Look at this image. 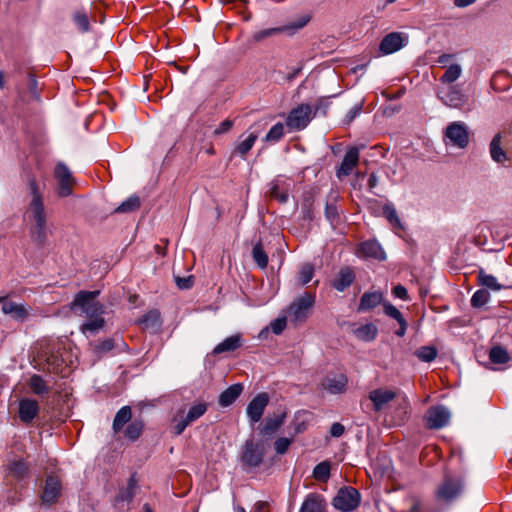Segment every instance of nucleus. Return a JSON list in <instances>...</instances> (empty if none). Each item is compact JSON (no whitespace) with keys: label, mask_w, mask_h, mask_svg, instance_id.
Masks as SVG:
<instances>
[{"label":"nucleus","mask_w":512,"mask_h":512,"mask_svg":"<svg viewBox=\"0 0 512 512\" xmlns=\"http://www.w3.org/2000/svg\"><path fill=\"white\" fill-rule=\"evenodd\" d=\"M299 512H327L326 500L321 494L309 493L305 497Z\"/></svg>","instance_id":"aec40b11"},{"label":"nucleus","mask_w":512,"mask_h":512,"mask_svg":"<svg viewBox=\"0 0 512 512\" xmlns=\"http://www.w3.org/2000/svg\"><path fill=\"white\" fill-rule=\"evenodd\" d=\"M161 323L160 313L156 309L150 310L138 320V324H140L143 329L157 330L160 328Z\"/></svg>","instance_id":"72a5a7b5"},{"label":"nucleus","mask_w":512,"mask_h":512,"mask_svg":"<svg viewBox=\"0 0 512 512\" xmlns=\"http://www.w3.org/2000/svg\"><path fill=\"white\" fill-rule=\"evenodd\" d=\"M489 359L495 364H504L510 360V356L503 347L494 346L489 352Z\"/></svg>","instance_id":"a18cd8bd"},{"label":"nucleus","mask_w":512,"mask_h":512,"mask_svg":"<svg viewBox=\"0 0 512 512\" xmlns=\"http://www.w3.org/2000/svg\"><path fill=\"white\" fill-rule=\"evenodd\" d=\"M360 158V151L358 147L349 148L341 162L340 167L336 171V176L341 179L342 177L349 176L353 169L357 166Z\"/></svg>","instance_id":"dca6fc26"},{"label":"nucleus","mask_w":512,"mask_h":512,"mask_svg":"<svg viewBox=\"0 0 512 512\" xmlns=\"http://www.w3.org/2000/svg\"><path fill=\"white\" fill-rule=\"evenodd\" d=\"M144 421L141 418L132 420V409L126 405L121 407L112 423L114 433H121L130 442L137 441L144 431Z\"/></svg>","instance_id":"7ed1b4c3"},{"label":"nucleus","mask_w":512,"mask_h":512,"mask_svg":"<svg viewBox=\"0 0 512 512\" xmlns=\"http://www.w3.org/2000/svg\"><path fill=\"white\" fill-rule=\"evenodd\" d=\"M175 282L179 289H190L193 286L194 280H193V276H188V277L176 276Z\"/></svg>","instance_id":"13d9d810"},{"label":"nucleus","mask_w":512,"mask_h":512,"mask_svg":"<svg viewBox=\"0 0 512 512\" xmlns=\"http://www.w3.org/2000/svg\"><path fill=\"white\" fill-rule=\"evenodd\" d=\"M490 154L492 159L497 162L501 163L506 159V153L501 148V136L500 134H496L491 143H490Z\"/></svg>","instance_id":"58836bf2"},{"label":"nucleus","mask_w":512,"mask_h":512,"mask_svg":"<svg viewBox=\"0 0 512 512\" xmlns=\"http://www.w3.org/2000/svg\"><path fill=\"white\" fill-rule=\"evenodd\" d=\"M271 330L274 334L279 335L286 327V318H277L270 323Z\"/></svg>","instance_id":"4d7b16f0"},{"label":"nucleus","mask_w":512,"mask_h":512,"mask_svg":"<svg viewBox=\"0 0 512 512\" xmlns=\"http://www.w3.org/2000/svg\"><path fill=\"white\" fill-rule=\"evenodd\" d=\"M450 417L451 413L445 406H432L425 414V425L429 429H441L449 423Z\"/></svg>","instance_id":"9b49d317"},{"label":"nucleus","mask_w":512,"mask_h":512,"mask_svg":"<svg viewBox=\"0 0 512 512\" xmlns=\"http://www.w3.org/2000/svg\"><path fill=\"white\" fill-rule=\"evenodd\" d=\"M141 201L136 195H132L123 201L116 209L115 213H130L140 208Z\"/></svg>","instance_id":"a19ab883"},{"label":"nucleus","mask_w":512,"mask_h":512,"mask_svg":"<svg viewBox=\"0 0 512 512\" xmlns=\"http://www.w3.org/2000/svg\"><path fill=\"white\" fill-rule=\"evenodd\" d=\"M407 501L409 504L408 512H421L422 505L417 498L411 497Z\"/></svg>","instance_id":"0e129e2a"},{"label":"nucleus","mask_w":512,"mask_h":512,"mask_svg":"<svg viewBox=\"0 0 512 512\" xmlns=\"http://www.w3.org/2000/svg\"><path fill=\"white\" fill-rule=\"evenodd\" d=\"M361 502L359 491L351 486L340 488L332 500V505L340 512H353Z\"/></svg>","instance_id":"0eeeda50"},{"label":"nucleus","mask_w":512,"mask_h":512,"mask_svg":"<svg viewBox=\"0 0 512 512\" xmlns=\"http://www.w3.org/2000/svg\"><path fill=\"white\" fill-rule=\"evenodd\" d=\"M397 395L398 393L393 390L377 388L369 392L368 398L373 403L374 410L380 412L390 401L395 399Z\"/></svg>","instance_id":"f3484780"},{"label":"nucleus","mask_w":512,"mask_h":512,"mask_svg":"<svg viewBox=\"0 0 512 512\" xmlns=\"http://www.w3.org/2000/svg\"><path fill=\"white\" fill-rule=\"evenodd\" d=\"M2 312L10 315L14 320L23 322L29 316V308L21 303L6 301L2 305Z\"/></svg>","instance_id":"5701e85b"},{"label":"nucleus","mask_w":512,"mask_h":512,"mask_svg":"<svg viewBox=\"0 0 512 512\" xmlns=\"http://www.w3.org/2000/svg\"><path fill=\"white\" fill-rule=\"evenodd\" d=\"M28 189L32 196L28 207L29 218L33 221L30 229L32 240L39 246H43L47 240V221L43 198L35 177L28 179Z\"/></svg>","instance_id":"f03ea898"},{"label":"nucleus","mask_w":512,"mask_h":512,"mask_svg":"<svg viewBox=\"0 0 512 512\" xmlns=\"http://www.w3.org/2000/svg\"><path fill=\"white\" fill-rule=\"evenodd\" d=\"M28 385L32 392L36 395H43L49 392V387L47 386L46 382L38 374L31 376Z\"/></svg>","instance_id":"79ce46f5"},{"label":"nucleus","mask_w":512,"mask_h":512,"mask_svg":"<svg viewBox=\"0 0 512 512\" xmlns=\"http://www.w3.org/2000/svg\"><path fill=\"white\" fill-rule=\"evenodd\" d=\"M463 491V478L459 475L446 473L435 490V498L441 503L451 504L461 497Z\"/></svg>","instance_id":"39448f33"},{"label":"nucleus","mask_w":512,"mask_h":512,"mask_svg":"<svg viewBox=\"0 0 512 512\" xmlns=\"http://www.w3.org/2000/svg\"><path fill=\"white\" fill-rule=\"evenodd\" d=\"M313 204H314V199L311 195H307L304 197L302 204H301L304 220L312 221L314 219Z\"/></svg>","instance_id":"3c124183"},{"label":"nucleus","mask_w":512,"mask_h":512,"mask_svg":"<svg viewBox=\"0 0 512 512\" xmlns=\"http://www.w3.org/2000/svg\"><path fill=\"white\" fill-rule=\"evenodd\" d=\"M284 135V125L283 123L278 122L270 128L263 140L267 143L274 144L279 142L284 137Z\"/></svg>","instance_id":"37998d69"},{"label":"nucleus","mask_w":512,"mask_h":512,"mask_svg":"<svg viewBox=\"0 0 512 512\" xmlns=\"http://www.w3.org/2000/svg\"><path fill=\"white\" fill-rule=\"evenodd\" d=\"M355 275L351 268H342L332 282V286L339 292L344 291L354 281Z\"/></svg>","instance_id":"c756f323"},{"label":"nucleus","mask_w":512,"mask_h":512,"mask_svg":"<svg viewBox=\"0 0 512 512\" xmlns=\"http://www.w3.org/2000/svg\"><path fill=\"white\" fill-rule=\"evenodd\" d=\"M61 492V483L55 476H48L41 496L42 502L47 505L55 503Z\"/></svg>","instance_id":"6ab92c4d"},{"label":"nucleus","mask_w":512,"mask_h":512,"mask_svg":"<svg viewBox=\"0 0 512 512\" xmlns=\"http://www.w3.org/2000/svg\"><path fill=\"white\" fill-rule=\"evenodd\" d=\"M114 348V342L112 339H106L102 341L98 346L97 350L99 352H108L111 351Z\"/></svg>","instance_id":"69168bd1"},{"label":"nucleus","mask_w":512,"mask_h":512,"mask_svg":"<svg viewBox=\"0 0 512 512\" xmlns=\"http://www.w3.org/2000/svg\"><path fill=\"white\" fill-rule=\"evenodd\" d=\"M323 385L332 394L342 393L347 385V377L343 374L327 377Z\"/></svg>","instance_id":"2f4dec72"},{"label":"nucleus","mask_w":512,"mask_h":512,"mask_svg":"<svg viewBox=\"0 0 512 512\" xmlns=\"http://www.w3.org/2000/svg\"><path fill=\"white\" fill-rule=\"evenodd\" d=\"M314 275V267L312 264L305 263L301 266L300 271L298 273V281L305 285L309 283Z\"/></svg>","instance_id":"603ef678"},{"label":"nucleus","mask_w":512,"mask_h":512,"mask_svg":"<svg viewBox=\"0 0 512 512\" xmlns=\"http://www.w3.org/2000/svg\"><path fill=\"white\" fill-rule=\"evenodd\" d=\"M72 20L79 32L87 33L90 31V17L85 9L81 8L75 10L72 14Z\"/></svg>","instance_id":"f704fd0d"},{"label":"nucleus","mask_w":512,"mask_h":512,"mask_svg":"<svg viewBox=\"0 0 512 512\" xmlns=\"http://www.w3.org/2000/svg\"><path fill=\"white\" fill-rule=\"evenodd\" d=\"M358 255L366 258H374L380 261L386 259V254L381 245L375 240H367L361 243Z\"/></svg>","instance_id":"4be33fe9"},{"label":"nucleus","mask_w":512,"mask_h":512,"mask_svg":"<svg viewBox=\"0 0 512 512\" xmlns=\"http://www.w3.org/2000/svg\"><path fill=\"white\" fill-rule=\"evenodd\" d=\"M291 443H292V439L286 438V437H280L274 442L275 451L278 454H285L288 451Z\"/></svg>","instance_id":"864d4df0"},{"label":"nucleus","mask_w":512,"mask_h":512,"mask_svg":"<svg viewBox=\"0 0 512 512\" xmlns=\"http://www.w3.org/2000/svg\"><path fill=\"white\" fill-rule=\"evenodd\" d=\"M6 471L7 476L22 480L29 474V465L23 459H14L9 462Z\"/></svg>","instance_id":"cd10ccee"},{"label":"nucleus","mask_w":512,"mask_h":512,"mask_svg":"<svg viewBox=\"0 0 512 512\" xmlns=\"http://www.w3.org/2000/svg\"><path fill=\"white\" fill-rule=\"evenodd\" d=\"M138 487V481L136 475L132 474L128 479L126 488L120 490L118 494V500L122 502L130 503L133 501Z\"/></svg>","instance_id":"c9c22d12"},{"label":"nucleus","mask_w":512,"mask_h":512,"mask_svg":"<svg viewBox=\"0 0 512 512\" xmlns=\"http://www.w3.org/2000/svg\"><path fill=\"white\" fill-rule=\"evenodd\" d=\"M337 198H338L337 193L332 191L328 195V200H327L326 206H325V217L331 223L338 220V217H339L338 208L336 205Z\"/></svg>","instance_id":"4c0bfd02"},{"label":"nucleus","mask_w":512,"mask_h":512,"mask_svg":"<svg viewBox=\"0 0 512 512\" xmlns=\"http://www.w3.org/2000/svg\"><path fill=\"white\" fill-rule=\"evenodd\" d=\"M384 312L387 316L395 319L398 323L405 320L402 313L391 303H384Z\"/></svg>","instance_id":"5fc2aeb1"},{"label":"nucleus","mask_w":512,"mask_h":512,"mask_svg":"<svg viewBox=\"0 0 512 512\" xmlns=\"http://www.w3.org/2000/svg\"><path fill=\"white\" fill-rule=\"evenodd\" d=\"M362 111V104H357L352 107L346 115L347 122H352Z\"/></svg>","instance_id":"e2e57ef3"},{"label":"nucleus","mask_w":512,"mask_h":512,"mask_svg":"<svg viewBox=\"0 0 512 512\" xmlns=\"http://www.w3.org/2000/svg\"><path fill=\"white\" fill-rule=\"evenodd\" d=\"M243 136L244 135L240 136L239 141L232 152V155H238L245 159L249 151L254 146L258 138V134L256 132H250L245 138H243Z\"/></svg>","instance_id":"393cba45"},{"label":"nucleus","mask_w":512,"mask_h":512,"mask_svg":"<svg viewBox=\"0 0 512 512\" xmlns=\"http://www.w3.org/2000/svg\"><path fill=\"white\" fill-rule=\"evenodd\" d=\"M462 73V68L459 64H451L447 67L445 73L440 77L443 84H451L455 82Z\"/></svg>","instance_id":"c03bdc74"},{"label":"nucleus","mask_w":512,"mask_h":512,"mask_svg":"<svg viewBox=\"0 0 512 512\" xmlns=\"http://www.w3.org/2000/svg\"><path fill=\"white\" fill-rule=\"evenodd\" d=\"M383 300V294L379 291L365 292L360 299L358 312H366L377 307Z\"/></svg>","instance_id":"a878e982"},{"label":"nucleus","mask_w":512,"mask_h":512,"mask_svg":"<svg viewBox=\"0 0 512 512\" xmlns=\"http://www.w3.org/2000/svg\"><path fill=\"white\" fill-rule=\"evenodd\" d=\"M383 216L395 230H404V226L398 216L395 206L392 203H386L383 206Z\"/></svg>","instance_id":"e433bc0d"},{"label":"nucleus","mask_w":512,"mask_h":512,"mask_svg":"<svg viewBox=\"0 0 512 512\" xmlns=\"http://www.w3.org/2000/svg\"><path fill=\"white\" fill-rule=\"evenodd\" d=\"M233 127V121L226 119L219 124V126L214 130L215 135H221L228 132Z\"/></svg>","instance_id":"bf43d9fd"},{"label":"nucleus","mask_w":512,"mask_h":512,"mask_svg":"<svg viewBox=\"0 0 512 512\" xmlns=\"http://www.w3.org/2000/svg\"><path fill=\"white\" fill-rule=\"evenodd\" d=\"M454 58V55L453 54H442L440 55L437 60H436V63L442 65V66H445L450 60H452Z\"/></svg>","instance_id":"338daca9"},{"label":"nucleus","mask_w":512,"mask_h":512,"mask_svg":"<svg viewBox=\"0 0 512 512\" xmlns=\"http://www.w3.org/2000/svg\"><path fill=\"white\" fill-rule=\"evenodd\" d=\"M100 294L98 290L95 291H79L74 300L70 303V309L80 316H85L89 320L81 325L83 333L90 332L97 333L104 326V306L97 301Z\"/></svg>","instance_id":"f257e3e1"},{"label":"nucleus","mask_w":512,"mask_h":512,"mask_svg":"<svg viewBox=\"0 0 512 512\" xmlns=\"http://www.w3.org/2000/svg\"><path fill=\"white\" fill-rule=\"evenodd\" d=\"M38 402L34 399L25 398L19 402V418L23 423H30L39 413Z\"/></svg>","instance_id":"412c9836"},{"label":"nucleus","mask_w":512,"mask_h":512,"mask_svg":"<svg viewBox=\"0 0 512 512\" xmlns=\"http://www.w3.org/2000/svg\"><path fill=\"white\" fill-rule=\"evenodd\" d=\"M314 302L315 296L308 292L298 297L290 305V313L294 317V320L300 322L304 321L308 317L309 310L312 308Z\"/></svg>","instance_id":"4468645a"},{"label":"nucleus","mask_w":512,"mask_h":512,"mask_svg":"<svg viewBox=\"0 0 512 512\" xmlns=\"http://www.w3.org/2000/svg\"><path fill=\"white\" fill-rule=\"evenodd\" d=\"M242 342V336L240 334L231 335L215 346L213 354L218 355L233 352L242 346Z\"/></svg>","instance_id":"bb28decb"},{"label":"nucleus","mask_w":512,"mask_h":512,"mask_svg":"<svg viewBox=\"0 0 512 512\" xmlns=\"http://www.w3.org/2000/svg\"><path fill=\"white\" fill-rule=\"evenodd\" d=\"M289 184L281 179H275L269 184L268 194L270 198L284 204L288 201Z\"/></svg>","instance_id":"b1692460"},{"label":"nucleus","mask_w":512,"mask_h":512,"mask_svg":"<svg viewBox=\"0 0 512 512\" xmlns=\"http://www.w3.org/2000/svg\"><path fill=\"white\" fill-rule=\"evenodd\" d=\"M268 403L269 397L267 393H259L249 402L246 413L253 424L257 423L262 418Z\"/></svg>","instance_id":"2eb2a0df"},{"label":"nucleus","mask_w":512,"mask_h":512,"mask_svg":"<svg viewBox=\"0 0 512 512\" xmlns=\"http://www.w3.org/2000/svg\"><path fill=\"white\" fill-rule=\"evenodd\" d=\"M392 293L395 297L400 298L402 300H408V292L407 289L403 285H397L393 288Z\"/></svg>","instance_id":"052dcab7"},{"label":"nucleus","mask_w":512,"mask_h":512,"mask_svg":"<svg viewBox=\"0 0 512 512\" xmlns=\"http://www.w3.org/2000/svg\"><path fill=\"white\" fill-rule=\"evenodd\" d=\"M308 21H309V18L303 16L299 20H297L289 25L263 29V30L255 32L253 34V39L256 42H260L266 38H270V37L276 36L281 33L293 34L297 30L303 28L308 23Z\"/></svg>","instance_id":"9d476101"},{"label":"nucleus","mask_w":512,"mask_h":512,"mask_svg":"<svg viewBox=\"0 0 512 512\" xmlns=\"http://www.w3.org/2000/svg\"><path fill=\"white\" fill-rule=\"evenodd\" d=\"M417 358L423 362H432L438 355V351L434 346H422L415 351Z\"/></svg>","instance_id":"de8ad7c7"},{"label":"nucleus","mask_w":512,"mask_h":512,"mask_svg":"<svg viewBox=\"0 0 512 512\" xmlns=\"http://www.w3.org/2000/svg\"><path fill=\"white\" fill-rule=\"evenodd\" d=\"M264 458V448L261 443L247 440L243 446L241 462L247 467H258Z\"/></svg>","instance_id":"f8f14e48"},{"label":"nucleus","mask_w":512,"mask_h":512,"mask_svg":"<svg viewBox=\"0 0 512 512\" xmlns=\"http://www.w3.org/2000/svg\"><path fill=\"white\" fill-rule=\"evenodd\" d=\"M243 392V385L236 383L225 389L219 396V405L222 407H228L241 395Z\"/></svg>","instance_id":"c85d7f7f"},{"label":"nucleus","mask_w":512,"mask_h":512,"mask_svg":"<svg viewBox=\"0 0 512 512\" xmlns=\"http://www.w3.org/2000/svg\"><path fill=\"white\" fill-rule=\"evenodd\" d=\"M477 278L479 284L487 289L493 291L502 289V285L498 283L497 279L493 275L487 274L483 269L479 270Z\"/></svg>","instance_id":"ea45409f"},{"label":"nucleus","mask_w":512,"mask_h":512,"mask_svg":"<svg viewBox=\"0 0 512 512\" xmlns=\"http://www.w3.org/2000/svg\"><path fill=\"white\" fill-rule=\"evenodd\" d=\"M344 431V426L339 422H335L331 425L330 434L333 437H341L344 434Z\"/></svg>","instance_id":"680f3d73"},{"label":"nucleus","mask_w":512,"mask_h":512,"mask_svg":"<svg viewBox=\"0 0 512 512\" xmlns=\"http://www.w3.org/2000/svg\"><path fill=\"white\" fill-rule=\"evenodd\" d=\"M331 465L328 461L317 464L313 469V477L320 482H326L330 477Z\"/></svg>","instance_id":"49530a36"},{"label":"nucleus","mask_w":512,"mask_h":512,"mask_svg":"<svg viewBox=\"0 0 512 512\" xmlns=\"http://www.w3.org/2000/svg\"><path fill=\"white\" fill-rule=\"evenodd\" d=\"M409 42L407 34L402 32H391L383 37L379 45V51L382 55L395 53L405 47Z\"/></svg>","instance_id":"ddd939ff"},{"label":"nucleus","mask_w":512,"mask_h":512,"mask_svg":"<svg viewBox=\"0 0 512 512\" xmlns=\"http://www.w3.org/2000/svg\"><path fill=\"white\" fill-rule=\"evenodd\" d=\"M444 139L447 144L464 149L469 144V131L465 123L456 121L450 123L444 130Z\"/></svg>","instance_id":"6e6552de"},{"label":"nucleus","mask_w":512,"mask_h":512,"mask_svg":"<svg viewBox=\"0 0 512 512\" xmlns=\"http://www.w3.org/2000/svg\"><path fill=\"white\" fill-rule=\"evenodd\" d=\"M326 110L327 104L323 101H320L314 109L309 104H300L289 112L286 125L290 130H303L319 111L325 115Z\"/></svg>","instance_id":"20e7f679"},{"label":"nucleus","mask_w":512,"mask_h":512,"mask_svg":"<svg viewBox=\"0 0 512 512\" xmlns=\"http://www.w3.org/2000/svg\"><path fill=\"white\" fill-rule=\"evenodd\" d=\"M54 177L57 181V194L59 197H68L73 192L75 179L68 166L58 162L54 168Z\"/></svg>","instance_id":"1a4fd4ad"},{"label":"nucleus","mask_w":512,"mask_h":512,"mask_svg":"<svg viewBox=\"0 0 512 512\" xmlns=\"http://www.w3.org/2000/svg\"><path fill=\"white\" fill-rule=\"evenodd\" d=\"M399 329L395 332L398 337H403L406 334L408 323L406 320H402L399 323Z\"/></svg>","instance_id":"774afa93"},{"label":"nucleus","mask_w":512,"mask_h":512,"mask_svg":"<svg viewBox=\"0 0 512 512\" xmlns=\"http://www.w3.org/2000/svg\"><path fill=\"white\" fill-rule=\"evenodd\" d=\"M285 417V413H281L273 417H267L260 428V433L263 436H270L274 434L284 423Z\"/></svg>","instance_id":"7c9ffc66"},{"label":"nucleus","mask_w":512,"mask_h":512,"mask_svg":"<svg viewBox=\"0 0 512 512\" xmlns=\"http://www.w3.org/2000/svg\"><path fill=\"white\" fill-rule=\"evenodd\" d=\"M252 257L256 264L264 269L268 265V255L264 251L262 244L259 242L254 245L252 249Z\"/></svg>","instance_id":"09e8293b"},{"label":"nucleus","mask_w":512,"mask_h":512,"mask_svg":"<svg viewBox=\"0 0 512 512\" xmlns=\"http://www.w3.org/2000/svg\"><path fill=\"white\" fill-rule=\"evenodd\" d=\"M489 300L490 293L486 289H479L473 294L471 305L475 308H480L487 304Z\"/></svg>","instance_id":"8fccbe9b"},{"label":"nucleus","mask_w":512,"mask_h":512,"mask_svg":"<svg viewBox=\"0 0 512 512\" xmlns=\"http://www.w3.org/2000/svg\"><path fill=\"white\" fill-rule=\"evenodd\" d=\"M207 409V403L199 402L192 405L186 414L183 410L178 411L172 419L174 434L181 435L190 424L202 417Z\"/></svg>","instance_id":"423d86ee"},{"label":"nucleus","mask_w":512,"mask_h":512,"mask_svg":"<svg viewBox=\"0 0 512 512\" xmlns=\"http://www.w3.org/2000/svg\"><path fill=\"white\" fill-rule=\"evenodd\" d=\"M353 334L358 340L364 342H371L376 338L378 334V329L374 324L367 323L354 329Z\"/></svg>","instance_id":"473e14b6"},{"label":"nucleus","mask_w":512,"mask_h":512,"mask_svg":"<svg viewBox=\"0 0 512 512\" xmlns=\"http://www.w3.org/2000/svg\"><path fill=\"white\" fill-rule=\"evenodd\" d=\"M438 97L450 108L460 109L468 102V96L458 86H451L444 96Z\"/></svg>","instance_id":"a211bd4d"},{"label":"nucleus","mask_w":512,"mask_h":512,"mask_svg":"<svg viewBox=\"0 0 512 512\" xmlns=\"http://www.w3.org/2000/svg\"><path fill=\"white\" fill-rule=\"evenodd\" d=\"M28 89H29L30 96L33 100H35V101L41 100L40 91L38 88V82H37L36 78L34 77V75H32V74L29 75Z\"/></svg>","instance_id":"6e6d98bb"}]
</instances>
